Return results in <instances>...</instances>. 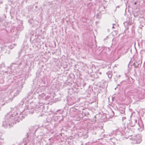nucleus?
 <instances>
[{
	"mask_svg": "<svg viewBox=\"0 0 145 145\" xmlns=\"http://www.w3.org/2000/svg\"><path fill=\"white\" fill-rule=\"evenodd\" d=\"M14 108L10 113H8L5 116V120L3 121L2 125L5 127H10L12 124L19 122L24 117L20 114L18 110H15Z\"/></svg>",
	"mask_w": 145,
	"mask_h": 145,
	"instance_id": "f257e3e1",
	"label": "nucleus"
},
{
	"mask_svg": "<svg viewBox=\"0 0 145 145\" xmlns=\"http://www.w3.org/2000/svg\"><path fill=\"white\" fill-rule=\"evenodd\" d=\"M133 138L135 141V143L137 144L140 143L142 140L141 136L139 135H137L135 138Z\"/></svg>",
	"mask_w": 145,
	"mask_h": 145,
	"instance_id": "f03ea898",
	"label": "nucleus"
},
{
	"mask_svg": "<svg viewBox=\"0 0 145 145\" xmlns=\"http://www.w3.org/2000/svg\"><path fill=\"white\" fill-rule=\"evenodd\" d=\"M137 120L136 119H132L129 122V124L131 127L134 126L137 123Z\"/></svg>",
	"mask_w": 145,
	"mask_h": 145,
	"instance_id": "7ed1b4c3",
	"label": "nucleus"
},
{
	"mask_svg": "<svg viewBox=\"0 0 145 145\" xmlns=\"http://www.w3.org/2000/svg\"><path fill=\"white\" fill-rule=\"evenodd\" d=\"M38 98L39 99H45L46 98V96L45 94L44 93H42L41 94L39 95Z\"/></svg>",
	"mask_w": 145,
	"mask_h": 145,
	"instance_id": "20e7f679",
	"label": "nucleus"
},
{
	"mask_svg": "<svg viewBox=\"0 0 145 145\" xmlns=\"http://www.w3.org/2000/svg\"><path fill=\"white\" fill-rule=\"evenodd\" d=\"M141 93L140 92H138L137 93H134L133 95H135V98H141Z\"/></svg>",
	"mask_w": 145,
	"mask_h": 145,
	"instance_id": "39448f33",
	"label": "nucleus"
},
{
	"mask_svg": "<svg viewBox=\"0 0 145 145\" xmlns=\"http://www.w3.org/2000/svg\"><path fill=\"white\" fill-rule=\"evenodd\" d=\"M134 131L133 130H132L130 128L128 131V135L129 136H131L133 135Z\"/></svg>",
	"mask_w": 145,
	"mask_h": 145,
	"instance_id": "423d86ee",
	"label": "nucleus"
},
{
	"mask_svg": "<svg viewBox=\"0 0 145 145\" xmlns=\"http://www.w3.org/2000/svg\"><path fill=\"white\" fill-rule=\"evenodd\" d=\"M105 7L103 5H101L99 7V9L100 10L104 11L105 10Z\"/></svg>",
	"mask_w": 145,
	"mask_h": 145,
	"instance_id": "0eeeda50",
	"label": "nucleus"
},
{
	"mask_svg": "<svg viewBox=\"0 0 145 145\" xmlns=\"http://www.w3.org/2000/svg\"><path fill=\"white\" fill-rule=\"evenodd\" d=\"M139 64V63L138 62L136 61L133 63V65L135 68H137L138 67Z\"/></svg>",
	"mask_w": 145,
	"mask_h": 145,
	"instance_id": "6e6552de",
	"label": "nucleus"
},
{
	"mask_svg": "<svg viewBox=\"0 0 145 145\" xmlns=\"http://www.w3.org/2000/svg\"><path fill=\"white\" fill-rule=\"evenodd\" d=\"M29 113L33 114L35 111V109L33 108H29L28 109Z\"/></svg>",
	"mask_w": 145,
	"mask_h": 145,
	"instance_id": "1a4fd4ad",
	"label": "nucleus"
},
{
	"mask_svg": "<svg viewBox=\"0 0 145 145\" xmlns=\"http://www.w3.org/2000/svg\"><path fill=\"white\" fill-rule=\"evenodd\" d=\"M28 136L27 134L26 136V137L23 138V142L26 143H27L29 141L28 140Z\"/></svg>",
	"mask_w": 145,
	"mask_h": 145,
	"instance_id": "9d476101",
	"label": "nucleus"
},
{
	"mask_svg": "<svg viewBox=\"0 0 145 145\" xmlns=\"http://www.w3.org/2000/svg\"><path fill=\"white\" fill-rule=\"evenodd\" d=\"M95 74H96L98 76L97 77H95L96 78H99V75H101L102 74V73L101 72H100L99 71H97L96 72Z\"/></svg>",
	"mask_w": 145,
	"mask_h": 145,
	"instance_id": "9b49d317",
	"label": "nucleus"
},
{
	"mask_svg": "<svg viewBox=\"0 0 145 145\" xmlns=\"http://www.w3.org/2000/svg\"><path fill=\"white\" fill-rule=\"evenodd\" d=\"M96 18L98 19H100L101 17V14L100 13H97L96 14Z\"/></svg>",
	"mask_w": 145,
	"mask_h": 145,
	"instance_id": "f8f14e48",
	"label": "nucleus"
},
{
	"mask_svg": "<svg viewBox=\"0 0 145 145\" xmlns=\"http://www.w3.org/2000/svg\"><path fill=\"white\" fill-rule=\"evenodd\" d=\"M4 142L3 140H1V141H0V145H4Z\"/></svg>",
	"mask_w": 145,
	"mask_h": 145,
	"instance_id": "ddd939ff",
	"label": "nucleus"
},
{
	"mask_svg": "<svg viewBox=\"0 0 145 145\" xmlns=\"http://www.w3.org/2000/svg\"><path fill=\"white\" fill-rule=\"evenodd\" d=\"M106 74L108 75H110L112 74V72L111 71H108V72L106 73Z\"/></svg>",
	"mask_w": 145,
	"mask_h": 145,
	"instance_id": "4468645a",
	"label": "nucleus"
},
{
	"mask_svg": "<svg viewBox=\"0 0 145 145\" xmlns=\"http://www.w3.org/2000/svg\"><path fill=\"white\" fill-rule=\"evenodd\" d=\"M108 78L110 79L112 78V74L108 75Z\"/></svg>",
	"mask_w": 145,
	"mask_h": 145,
	"instance_id": "2eb2a0df",
	"label": "nucleus"
},
{
	"mask_svg": "<svg viewBox=\"0 0 145 145\" xmlns=\"http://www.w3.org/2000/svg\"><path fill=\"white\" fill-rule=\"evenodd\" d=\"M53 144V142L52 141H50L49 143V144L50 145H52Z\"/></svg>",
	"mask_w": 145,
	"mask_h": 145,
	"instance_id": "dca6fc26",
	"label": "nucleus"
},
{
	"mask_svg": "<svg viewBox=\"0 0 145 145\" xmlns=\"http://www.w3.org/2000/svg\"><path fill=\"white\" fill-rule=\"evenodd\" d=\"M33 133H35L36 131V130L35 129L34 130H33Z\"/></svg>",
	"mask_w": 145,
	"mask_h": 145,
	"instance_id": "f3484780",
	"label": "nucleus"
},
{
	"mask_svg": "<svg viewBox=\"0 0 145 145\" xmlns=\"http://www.w3.org/2000/svg\"><path fill=\"white\" fill-rule=\"evenodd\" d=\"M126 119V118L125 117H122V120H123L124 119Z\"/></svg>",
	"mask_w": 145,
	"mask_h": 145,
	"instance_id": "a211bd4d",
	"label": "nucleus"
},
{
	"mask_svg": "<svg viewBox=\"0 0 145 145\" xmlns=\"http://www.w3.org/2000/svg\"><path fill=\"white\" fill-rule=\"evenodd\" d=\"M86 83H84L83 84V87H84V86H85L86 85Z\"/></svg>",
	"mask_w": 145,
	"mask_h": 145,
	"instance_id": "6ab92c4d",
	"label": "nucleus"
},
{
	"mask_svg": "<svg viewBox=\"0 0 145 145\" xmlns=\"http://www.w3.org/2000/svg\"><path fill=\"white\" fill-rule=\"evenodd\" d=\"M24 103V102L23 101H22L21 102V103L20 104H21L22 105H23V104Z\"/></svg>",
	"mask_w": 145,
	"mask_h": 145,
	"instance_id": "aec40b11",
	"label": "nucleus"
},
{
	"mask_svg": "<svg viewBox=\"0 0 145 145\" xmlns=\"http://www.w3.org/2000/svg\"><path fill=\"white\" fill-rule=\"evenodd\" d=\"M114 33H115L116 34V35L117 34V31H114Z\"/></svg>",
	"mask_w": 145,
	"mask_h": 145,
	"instance_id": "412c9836",
	"label": "nucleus"
},
{
	"mask_svg": "<svg viewBox=\"0 0 145 145\" xmlns=\"http://www.w3.org/2000/svg\"><path fill=\"white\" fill-rule=\"evenodd\" d=\"M2 133H0V138H1V136H2Z\"/></svg>",
	"mask_w": 145,
	"mask_h": 145,
	"instance_id": "4be33fe9",
	"label": "nucleus"
},
{
	"mask_svg": "<svg viewBox=\"0 0 145 145\" xmlns=\"http://www.w3.org/2000/svg\"><path fill=\"white\" fill-rule=\"evenodd\" d=\"M13 44H12L11 45H10V46H9V48H10V46H13ZM12 48V47L11 48Z\"/></svg>",
	"mask_w": 145,
	"mask_h": 145,
	"instance_id": "5701e85b",
	"label": "nucleus"
},
{
	"mask_svg": "<svg viewBox=\"0 0 145 145\" xmlns=\"http://www.w3.org/2000/svg\"><path fill=\"white\" fill-rule=\"evenodd\" d=\"M136 4H137V2H135V3H134V4L135 5H136Z\"/></svg>",
	"mask_w": 145,
	"mask_h": 145,
	"instance_id": "b1692460",
	"label": "nucleus"
},
{
	"mask_svg": "<svg viewBox=\"0 0 145 145\" xmlns=\"http://www.w3.org/2000/svg\"><path fill=\"white\" fill-rule=\"evenodd\" d=\"M67 67V65H65V68H66V67Z\"/></svg>",
	"mask_w": 145,
	"mask_h": 145,
	"instance_id": "393cba45",
	"label": "nucleus"
},
{
	"mask_svg": "<svg viewBox=\"0 0 145 145\" xmlns=\"http://www.w3.org/2000/svg\"><path fill=\"white\" fill-rule=\"evenodd\" d=\"M119 6H118L117 7H116V8H119Z\"/></svg>",
	"mask_w": 145,
	"mask_h": 145,
	"instance_id": "a878e982",
	"label": "nucleus"
},
{
	"mask_svg": "<svg viewBox=\"0 0 145 145\" xmlns=\"http://www.w3.org/2000/svg\"><path fill=\"white\" fill-rule=\"evenodd\" d=\"M120 75H118V77H119V78H120Z\"/></svg>",
	"mask_w": 145,
	"mask_h": 145,
	"instance_id": "bb28decb",
	"label": "nucleus"
},
{
	"mask_svg": "<svg viewBox=\"0 0 145 145\" xmlns=\"http://www.w3.org/2000/svg\"><path fill=\"white\" fill-rule=\"evenodd\" d=\"M109 29H108V31H109Z\"/></svg>",
	"mask_w": 145,
	"mask_h": 145,
	"instance_id": "cd10ccee",
	"label": "nucleus"
},
{
	"mask_svg": "<svg viewBox=\"0 0 145 145\" xmlns=\"http://www.w3.org/2000/svg\"><path fill=\"white\" fill-rule=\"evenodd\" d=\"M109 29H108V31H109Z\"/></svg>",
	"mask_w": 145,
	"mask_h": 145,
	"instance_id": "c85d7f7f",
	"label": "nucleus"
},
{
	"mask_svg": "<svg viewBox=\"0 0 145 145\" xmlns=\"http://www.w3.org/2000/svg\"><path fill=\"white\" fill-rule=\"evenodd\" d=\"M114 26H113L112 27V28H114Z\"/></svg>",
	"mask_w": 145,
	"mask_h": 145,
	"instance_id": "c756f323",
	"label": "nucleus"
},
{
	"mask_svg": "<svg viewBox=\"0 0 145 145\" xmlns=\"http://www.w3.org/2000/svg\"><path fill=\"white\" fill-rule=\"evenodd\" d=\"M50 140V138H49V140Z\"/></svg>",
	"mask_w": 145,
	"mask_h": 145,
	"instance_id": "7c9ffc66",
	"label": "nucleus"
},
{
	"mask_svg": "<svg viewBox=\"0 0 145 145\" xmlns=\"http://www.w3.org/2000/svg\"><path fill=\"white\" fill-rule=\"evenodd\" d=\"M12 145H14V144H13Z\"/></svg>",
	"mask_w": 145,
	"mask_h": 145,
	"instance_id": "2f4dec72",
	"label": "nucleus"
}]
</instances>
